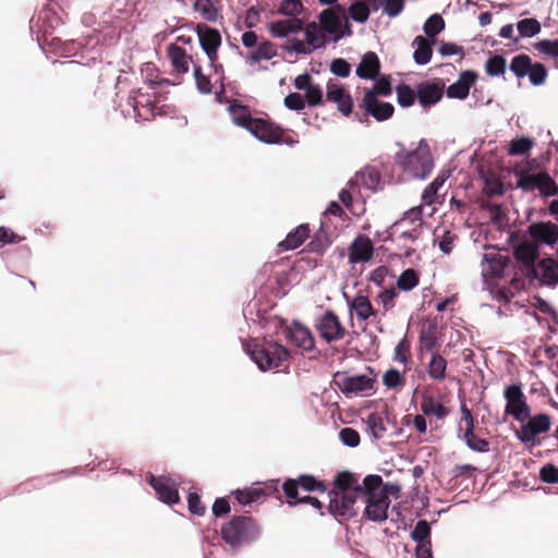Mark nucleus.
Listing matches in <instances>:
<instances>
[{"mask_svg":"<svg viewBox=\"0 0 558 558\" xmlns=\"http://www.w3.org/2000/svg\"><path fill=\"white\" fill-rule=\"evenodd\" d=\"M365 499L364 515L374 522L387 520L390 505L388 485L384 484L380 475L371 474L363 480V494Z\"/></svg>","mask_w":558,"mask_h":558,"instance_id":"f257e3e1","label":"nucleus"},{"mask_svg":"<svg viewBox=\"0 0 558 558\" xmlns=\"http://www.w3.org/2000/svg\"><path fill=\"white\" fill-rule=\"evenodd\" d=\"M396 165L410 178L425 179L434 167L429 146L421 141L413 150H400L395 155Z\"/></svg>","mask_w":558,"mask_h":558,"instance_id":"f03ea898","label":"nucleus"},{"mask_svg":"<svg viewBox=\"0 0 558 558\" xmlns=\"http://www.w3.org/2000/svg\"><path fill=\"white\" fill-rule=\"evenodd\" d=\"M247 354L257 364L259 369L269 371L278 368L289 357V351L277 341L252 340L245 345Z\"/></svg>","mask_w":558,"mask_h":558,"instance_id":"7ed1b4c3","label":"nucleus"},{"mask_svg":"<svg viewBox=\"0 0 558 558\" xmlns=\"http://www.w3.org/2000/svg\"><path fill=\"white\" fill-rule=\"evenodd\" d=\"M259 529L256 521L246 515L233 517L221 527L222 539L233 549L257 538Z\"/></svg>","mask_w":558,"mask_h":558,"instance_id":"20e7f679","label":"nucleus"},{"mask_svg":"<svg viewBox=\"0 0 558 558\" xmlns=\"http://www.w3.org/2000/svg\"><path fill=\"white\" fill-rule=\"evenodd\" d=\"M299 488L305 492L325 493L327 490L325 483L311 474H301L296 478H287L282 483V492L290 507L296 506V500L292 499L298 497Z\"/></svg>","mask_w":558,"mask_h":558,"instance_id":"39448f33","label":"nucleus"},{"mask_svg":"<svg viewBox=\"0 0 558 558\" xmlns=\"http://www.w3.org/2000/svg\"><path fill=\"white\" fill-rule=\"evenodd\" d=\"M328 511L338 519H351L356 515L355 502L362 494L353 492L329 490Z\"/></svg>","mask_w":558,"mask_h":558,"instance_id":"423d86ee","label":"nucleus"},{"mask_svg":"<svg viewBox=\"0 0 558 558\" xmlns=\"http://www.w3.org/2000/svg\"><path fill=\"white\" fill-rule=\"evenodd\" d=\"M504 397L507 401L505 413L513 416L517 421L524 422L530 417V407L526 397L522 391L521 384H512L505 388Z\"/></svg>","mask_w":558,"mask_h":558,"instance_id":"0eeeda50","label":"nucleus"},{"mask_svg":"<svg viewBox=\"0 0 558 558\" xmlns=\"http://www.w3.org/2000/svg\"><path fill=\"white\" fill-rule=\"evenodd\" d=\"M316 329L327 343L342 340L347 335V330L339 316L331 310L326 311L317 319Z\"/></svg>","mask_w":558,"mask_h":558,"instance_id":"6e6552de","label":"nucleus"},{"mask_svg":"<svg viewBox=\"0 0 558 558\" xmlns=\"http://www.w3.org/2000/svg\"><path fill=\"white\" fill-rule=\"evenodd\" d=\"M529 421L517 432V437L523 444L539 445L535 438L539 434L547 433L551 426V417L546 413H539L527 417Z\"/></svg>","mask_w":558,"mask_h":558,"instance_id":"1a4fd4ad","label":"nucleus"},{"mask_svg":"<svg viewBox=\"0 0 558 558\" xmlns=\"http://www.w3.org/2000/svg\"><path fill=\"white\" fill-rule=\"evenodd\" d=\"M248 131L252 135L266 144L289 143L283 138L284 131L279 125L266 119L255 118Z\"/></svg>","mask_w":558,"mask_h":558,"instance_id":"9d476101","label":"nucleus"},{"mask_svg":"<svg viewBox=\"0 0 558 558\" xmlns=\"http://www.w3.org/2000/svg\"><path fill=\"white\" fill-rule=\"evenodd\" d=\"M198 36L199 45L207 54L211 64L218 59V49L221 46V35L218 29L206 24L198 23L194 28Z\"/></svg>","mask_w":558,"mask_h":558,"instance_id":"9b49d317","label":"nucleus"},{"mask_svg":"<svg viewBox=\"0 0 558 558\" xmlns=\"http://www.w3.org/2000/svg\"><path fill=\"white\" fill-rule=\"evenodd\" d=\"M538 254V245L530 241H523L513 251L514 258L522 265L525 275L532 279L537 277L535 263Z\"/></svg>","mask_w":558,"mask_h":558,"instance_id":"f8f14e48","label":"nucleus"},{"mask_svg":"<svg viewBox=\"0 0 558 558\" xmlns=\"http://www.w3.org/2000/svg\"><path fill=\"white\" fill-rule=\"evenodd\" d=\"M326 99L337 105L338 110L345 117L352 113L353 99L350 93L331 80L327 83Z\"/></svg>","mask_w":558,"mask_h":558,"instance_id":"ddd939ff","label":"nucleus"},{"mask_svg":"<svg viewBox=\"0 0 558 558\" xmlns=\"http://www.w3.org/2000/svg\"><path fill=\"white\" fill-rule=\"evenodd\" d=\"M286 339L305 351H311L315 345L314 337L308 328L294 322L283 328Z\"/></svg>","mask_w":558,"mask_h":558,"instance_id":"4468645a","label":"nucleus"},{"mask_svg":"<svg viewBox=\"0 0 558 558\" xmlns=\"http://www.w3.org/2000/svg\"><path fill=\"white\" fill-rule=\"evenodd\" d=\"M375 384V379L366 376V375H356V376H341L338 386L340 390L345 395L351 393H365L369 395L373 390Z\"/></svg>","mask_w":558,"mask_h":558,"instance_id":"2eb2a0df","label":"nucleus"},{"mask_svg":"<svg viewBox=\"0 0 558 558\" xmlns=\"http://www.w3.org/2000/svg\"><path fill=\"white\" fill-rule=\"evenodd\" d=\"M374 255V245L371 239L366 235L360 234L349 246V263H368Z\"/></svg>","mask_w":558,"mask_h":558,"instance_id":"dca6fc26","label":"nucleus"},{"mask_svg":"<svg viewBox=\"0 0 558 558\" xmlns=\"http://www.w3.org/2000/svg\"><path fill=\"white\" fill-rule=\"evenodd\" d=\"M361 107L366 114L372 116L377 121L388 120L395 112V107L390 102L379 101L371 93H364Z\"/></svg>","mask_w":558,"mask_h":558,"instance_id":"f3484780","label":"nucleus"},{"mask_svg":"<svg viewBox=\"0 0 558 558\" xmlns=\"http://www.w3.org/2000/svg\"><path fill=\"white\" fill-rule=\"evenodd\" d=\"M527 233L537 243L554 245L558 242V226L551 221L534 222Z\"/></svg>","mask_w":558,"mask_h":558,"instance_id":"a211bd4d","label":"nucleus"},{"mask_svg":"<svg viewBox=\"0 0 558 558\" xmlns=\"http://www.w3.org/2000/svg\"><path fill=\"white\" fill-rule=\"evenodd\" d=\"M148 483L155 489L159 499L166 504L172 505L179 501V492L175 484L166 476L149 475Z\"/></svg>","mask_w":558,"mask_h":558,"instance_id":"6ab92c4d","label":"nucleus"},{"mask_svg":"<svg viewBox=\"0 0 558 558\" xmlns=\"http://www.w3.org/2000/svg\"><path fill=\"white\" fill-rule=\"evenodd\" d=\"M445 84L442 82H423L416 86L418 104L426 108L437 104L444 95Z\"/></svg>","mask_w":558,"mask_h":558,"instance_id":"aec40b11","label":"nucleus"},{"mask_svg":"<svg viewBox=\"0 0 558 558\" xmlns=\"http://www.w3.org/2000/svg\"><path fill=\"white\" fill-rule=\"evenodd\" d=\"M477 77L478 75L474 71L466 70L461 72L458 81L447 87V96L449 98L465 99Z\"/></svg>","mask_w":558,"mask_h":558,"instance_id":"412c9836","label":"nucleus"},{"mask_svg":"<svg viewBox=\"0 0 558 558\" xmlns=\"http://www.w3.org/2000/svg\"><path fill=\"white\" fill-rule=\"evenodd\" d=\"M303 21L301 19L278 20L267 24L269 34L275 38H283L290 34H296L303 31Z\"/></svg>","mask_w":558,"mask_h":558,"instance_id":"4be33fe9","label":"nucleus"},{"mask_svg":"<svg viewBox=\"0 0 558 558\" xmlns=\"http://www.w3.org/2000/svg\"><path fill=\"white\" fill-rule=\"evenodd\" d=\"M508 264V258L499 253H486L483 256L482 274L488 278H500Z\"/></svg>","mask_w":558,"mask_h":558,"instance_id":"5701e85b","label":"nucleus"},{"mask_svg":"<svg viewBox=\"0 0 558 558\" xmlns=\"http://www.w3.org/2000/svg\"><path fill=\"white\" fill-rule=\"evenodd\" d=\"M537 277L541 282L548 287L558 284V260L553 257L541 259L536 265Z\"/></svg>","mask_w":558,"mask_h":558,"instance_id":"b1692460","label":"nucleus"},{"mask_svg":"<svg viewBox=\"0 0 558 558\" xmlns=\"http://www.w3.org/2000/svg\"><path fill=\"white\" fill-rule=\"evenodd\" d=\"M331 490L363 494V483L360 484L359 475L355 473L341 471L336 474L333 480V488Z\"/></svg>","mask_w":558,"mask_h":558,"instance_id":"393cba45","label":"nucleus"},{"mask_svg":"<svg viewBox=\"0 0 558 558\" xmlns=\"http://www.w3.org/2000/svg\"><path fill=\"white\" fill-rule=\"evenodd\" d=\"M311 233L307 223L298 226L294 230L288 233L284 240L278 243V247L281 252L291 251L300 247Z\"/></svg>","mask_w":558,"mask_h":558,"instance_id":"a878e982","label":"nucleus"},{"mask_svg":"<svg viewBox=\"0 0 558 558\" xmlns=\"http://www.w3.org/2000/svg\"><path fill=\"white\" fill-rule=\"evenodd\" d=\"M380 71V61L373 51L366 52L356 69V75L364 80L375 78Z\"/></svg>","mask_w":558,"mask_h":558,"instance_id":"bb28decb","label":"nucleus"},{"mask_svg":"<svg viewBox=\"0 0 558 558\" xmlns=\"http://www.w3.org/2000/svg\"><path fill=\"white\" fill-rule=\"evenodd\" d=\"M167 54L173 70L178 74L189 72L191 57L186 53L185 49L175 44H170L167 48Z\"/></svg>","mask_w":558,"mask_h":558,"instance_id":"cd10ccee","label":"nucleus"},{"mask_svg":"<svg viewBox=\"0 0 558 558\" xmlns=\"http://www.w3.org/2000/svg\"><path fill=\"white\" fill-rule=\"evenodd\" d=\"M351 310H354L359 320L366 322L371 317L377 315L376 310L373 307L369 299L366 295L357 293L349 303Z\"/></svg>","mask_w":558,"mask_h":558,"instance_id":"c85d7f7f","label":"nucleus"},{"mask_svg":"<svg viewBox=\"0 0 558 558\" xmlns=\"http://www.w3.org/2000/svg\"><path fill=\"white\" fill-rule=\"evenodd\" d=\"M193 9L207 22L215 23L222 19L221 8L214 0H194Z\"/></svg>","mask_w":558,"mask_h":558,"instance_id":"c756f323","label":"nucleus"},{"mask_svg":"<svg viewBox=\"0 0 558 558\" xmlns=\"http://www.w3.org/2000/svg\"><path fill=\"white\" fill-rule=\"evenodd\" d=\"M229 111L236 125L244 128L247 131L250 130L255 118H252L251 110L247 106L233 102L229 106Z\"/></svg>","mask_w":558,"mask_h":558,"instance_id":"7c9ffc66","label":"nucleus"},{"mask_svg":"<svg viewBox=\"0 0 558 558\" xmlns=\"http://www.w3.org/2000/svg\"><path fill=\"white\" fill-rule=\"evenodd\" d=\"M447 366V360L442 357L437 351L432 353V357L427 364L426 371L432 379L441 381L446 378Z\"/></svg>","mask_w":558,"mask_h":558,"instance_id":"2f4dec72","label":"nucleus"},{"mask_svg":"<svg viewBox=\"0 0 558 558\" xmlns=\"http://www.w3.org/2000/svg\"><path fill=\"white\" fill-rule=\"evenodd\" d=\"M421 410L424 413V415H434L439 420H444L450 413V410L447 407L436 401L435 398L432 396L423 398L421 402Z\"/></svg>","mask_w":558,"mask_h":558,"instance_id":"473e14b6","label":"nucleus"},{"mask_svg":"<svg viewBox=\"0 0 558 558\" xmlns=\"http://www.w3.org/2000/svg\"><path fill=\"white\" fill-rule=\"evenodd\" d=\"M319 22L324 32L333 35L339 33L342 25L341 17L332 9L322 11Z\"/></svg>","mask_w":558,"mask_h":558,"instance_id":"72a5a7b5","label":"nucleus"},{"mask_svg":"<svg viewBox=\"0 0 558 558\" xmlns=\"http://www.w3.org/2000/svg\"><path fill=\"white\" fill-rule=\"evenodd\" d=\"M420 283V272L414 268L403 270L396 281V290L409 292Z\"/></svg>","mask_w":558,"mask_h":558,"instance_id":"f704fd0d","label":"nucleus"},{"mask_svg":"<svg viewBox=\"0 0 558 558\" xmlns=\"http://www.w3.org/2000/svg\"><path fill=\"white\" fill-rule=\"evenodd\" d=\"M420 345L421 349L437 352L439 343L437 336V326L435 324H429L427 327L423 328L420 333Z\"/></svg>","mask_w":558,"mask_h":558,"instance_id":"c9c22d12","label":"nucleus"},{"mask_svg":"<svg viewBox=\"0 0 558 558\" xmlns=\"http://www.w3.org/2000/svg\"><path fill=\"white\" fill-rule=\"evenodd\" d=\"M413 44L416 45L413 53L414 61L422 65L428 63L433 54L432 45L428 39L423 36H416Z\"/></svg>","mask_w":558,"mask_h":558,"instance_id":"e433bc0d","label":"nucleus"},{"mask_svg":"<svg viewBox=\"0 0 558 558\" xmlns=\"http://www.w3.org/2000/svg\"><path fill=\"white\" fill-rule=\"evenodd\" d=\"M446 181V178L444 175H438L434 179L432 183H429L422 194V201L425 205H433L436 203H441L439 201L440 195L438 193L439 189L442 187L444 183Z\"/></svg>","mask_w":558,"mask_h":558,"instance_id":"4c0bfd02","label":"nucleus"},{"mask_svg":"<svg viewBox=\"0 0 558 558\" xmlns=\"http://www.w3.org/2000/svg\"><path fill=\"white\" fill-rule=\"evenodd\" d=\"M365 423L373 438L381 439L385 436L387 427L385 424V420L380 413H371L365 420Z\"/></svg>","mask_w":558,"mask_h":558,"instance_id":"58836bf2","label":"nucleus"},{"mask_svg":"<svg viewBox=\"0 0 558 558\" xmlns=\"http://www.w3.org/2000/svg\"><path fill=\"white\" fill-rule=\"evenodd\" d=\"M304 34L306 44L311 46L313 50L326 45V37L319 29L316 22L308 23L304 29Z\"/></svg>","mask_w":558,"mask_h":558,"instance_id":"ea45409f","label":"nucleus"},{"mask_svg":"<svg viewBox=\"0 0 558 558\" xmlns=\"http://www.w3.org/2000/svg\"><path fill=\"white\" fill-rule=\"evenodd\" d=\"M276 53L274 44L264 39L257 44V49L251 52L247 59L251 62H259L260 60H270Z\"/></svg>","mask_w":558,"mask_h":558,"instance_id":"a19ab883","label":"nucleus"},{"mask_svg":"<svg viewBox=\"0 0 558 558\" xmlns=\"http://www.w3.org/2000/svg\"><path fill=\"white\" fill-rule=\"evenodd\" d=\"M130 104L134 109L135 116L145 121L153 119L156 116V110L158 109L156 105L149 99H147L144 104L136 98H132Z\"/></svg>","mask_w":558,"mask_h":558,"instance_id":"79ce46f5","label":"nucleus"},{"mask_svg":"<svg viewBox=\"0 0 558 558\" xmlns=\"http://www.w3.org/2000/svg\"><path fill=\"white\" fill-rule=\"evenodd\" d=\"M532 63L533 62H532V59L530 58V56L524 54V53L518 54V56L513 57L511 60L510 71L518 78H522L525 75H527V73L530 72Z\"/></svg>","mask_w":558,"mask_h":558,"instance_id":"37998d69","label":"nucleus"},{"mask_svg":"<svg viewBox=\"0 0 558 558\" xmlns=\"http://www.w3.org/2000/svg\"><path fill=\"white\" fill-rule=\"evenodd\" d=\"M536 189L545 196H555L558 194V185L547 172L537 173Z\"/></svg>","mask_w":558,"mask_h":558,"instance_id":"c03bdc74","label":"nucleus"},{"mask_svg":"<svg viewBox=\"0 0 558 558\" xmlns=\"http://www.w3.org/2000/svg\"><path fill=\"white\" fill-rule=\"evenodd\" d=\"M534 146V141L529 137H517L510 142L508 154L510 156H523L527 155L532 147Z\"/></svg>","mask_w":558,"mask_h":558,"instance_id":"a18cd8bd","label":"nucleus"},{"mask_svg":"<svg viewBox=\"0 0 558 558\" xmlns=\"http://www.w3.org/2000/svg\"><path fill=\"white\" fill-rule=\"evenodd\" d=\"M396 93H397V101L403 108L411 107L412 105H414L415 100L417 99L416 89L411 88L407 84H399L396 87Z\"/></svg>","mask_w":558,"mask_h":558,"instance_id":"49530a36","label":"nucleus"},{"mask_svg":"<svg viewBox=\"0 0 558 558\" xmlns=\"http://www.w3.org/2000/svg\"><path fill=\"white\" fill-rule=\"evenodd\" d=\"M430 526L426 520H418L411 532V537L416 544H429L430 541Z\"/></svg>","mask_w":558,"mask_h":558,"instance_id":"de8ad7c7","label":"nucleus"},{"mask_svg":"<svg viewBox=\"0 0 558 558\" xmlns=\"http://www.w3.org/2000/svg\"><path fill=\"white\" fill-rule=\"evenodd\" d=\"M517 28L521 37H533L541 32L542 25L536 19L529 17L520 20Z\"/></svg>","mask_w":558,"mask_h":558,"instance_id":"09e8293b","label":"nucleus"},{"mask_svg":"<svg viewBox=\"0 0 558 558\" xmlns=\"http://www.w3.org/2000/svg\"><path fill=\"white\" fill-rule=\"evenodd\" d=\"M303 9L301 0H283L277 12L281 15L289 16V19H299L298 16L303 12Z\"/></svg>","mask_w":558,"mask_h":558,"instance_id":"8fccbe9b","label":"nucleus"},{"mask_svg":"<svg viewBox=\"0 0 558 558\" xmlns=\"http://www.w3.org/2000/svg\"><path fill=\"white\" fill-rule=\"evenodd\" d=\"M359 179L366 189L375 190L380 182V173L373 167H366L360 172Z\"/></svg>","mask_w":558,"mask_h":558,"instance_id":"3c124183","label":"nucleus"},{"mask_svg":"<svg viewBox=\"0 0 558 558\" xmlns=\"http://www.w3.org/2000/svg\"><path fill=\"white\" fill-rule=\"evenodd\" d=\"M485 71L489 76H499L506 72V59L495 54L485 62Z\"/></svg>","mask_w":558,"mask_h":558,"instance_id":"603ef678","label":"nucleus"},{"mask_svg":"<svg viewBox=\"0 0 558 558\" xmlns=\"http://www.w3.org/2000/svg\"><path fill=\"white\" fill-rule=\"evenodd\" d=\"M393 360L405 365L411 361V342L407 337L402 338L396 345Z\"/></svg>","mask_w":558,"mask_h":558,"instance_id":"864d4df0","label":"nucleus"},{"mask_svg":"<svg viewBox=\"0 0 558 558\" xmlns=\"http://www.w3.org/2000/svg\"><path fill=\"white\" fill-rule=\"evenodd\" d=\"M409 222L413 227L422 229L423 223V207L421 205L414 206L404 213L401 220L397 222V226Z\"/></svg>","mask_w":558,"mask_h":558,"instance_id":"5fc2aeb1","label":"nucleus"},{"mask_svg":"<svg viewBox=\"0 0 558 558\" xmlns=\"http://www.w3.org/2000/svg\"><path fill=\"white\" fill-rule=\"evenodd\" d=\"M383 384L388 389H398L405 385V378L398 369L390 368L384 374Z\"/></svg>","mask_w":558,"mask_h":558,"instance_id":"6e6d98bb","label":"nucleus"},{"mask_svg":"<svg viewBox=\"0 0 558 558\" xmlns=\"http://www.w3.org/2000/svg\"><path fill=\"white\" fill-rule=\"evenodd\" d=\"M445 28V21L439 14H433L424 23L423 29L426 36L435 37Z\"/></svg>","mask_w":558,"mask_h":558,"instance_id":"4d7b16f0","label":"nucleus"},{"mask_svg":"<svg viewBox=\"0 0 558 558\" xmlns=\"http://www.w3.org/2000/svg\"><path fill=\"white\" fill-rule=\"evenodd\" d=\"M348 13L355 22L365 23L369 17V8L365 2H354Z\"/></svg>","mask_w":558,"mask_h":558,"instance_id":"13d9d810","label":"nucleus"},{"mask_svg":"<svg viewBox=\"0 0 558 558\" xmlns=\"http://www.w3.org/2000/svg\"><path fill=\"white\" fill-rule=\"evenodd\" d=\"M529 80L532 85L538 86L545 83L548 72L544 64L542 63H532L531 70L527 73Z\"/></svg>","mask_w":558,"mask_h":558,"instance_id":"bf43d9fd","label":"nucleus"},{"mask_svg":"<svg viewBox=\"0 0 558 558\" xmlns=\"http://www.w3.org/2000/svg\"><path fill=\"white\" fill-rule=\"evenodd\" d=\"M235 499L241 505H248L254 501L262 499V493L255 487H247L242 490L234 492Z\"/></svg>","mask_w":558,"mask_h":558,"instance_id":"052dcab7","label":"nucleus"},{"mask_svg":"<svg viewBox=\"0 0 558 558\" xmlns=\"http://www.w3.org/2000/svg\"><path fill=\"white\" fill-rule=\"evenodd\" d=\"M365 93H371L375 98L378 96L387 97L391 95L392 87L389 77H381L375 82L373 88H366Z\"/></svg>","mask_w":558,"mask_h":558,"instance_id":"680f3d73","label":"nucleus"},{"mask_svg":"<svg viewBox=\"0 0 558 558\" xmlns=\"http://www.w3.org/2000/svg\"><path fill=\"white\" fill-rule=\"evenodd\" d=\"M399 293L395 288L384 289L378 293L377 299L381 304L384 312L391 311L396 306V299Z\"/></svg>","mask_w":558,"mask_h":558,"instance_id":"e2e57ef3","label":"nucleus"},{"mask_svg":"<svg viewBox=\"0 0 558 558\" xmlns=\"http://www.w3.org/2000/svg\"><path fill=\"white\" fill-rule=\"evenodd\" d=\"M323 89L318 84L313 83L306 90L304 95L305 104L311 107L319 106L323 104Z\"/></svg>","mask_w":558,"mask_h":558,"instance_id":"0e129e2a","label":"nucleus"},{"mask_svg":"<svg viewBox=\"0 0 558 558\" xmlns=\"http://www.w3.org/2000/svg\"><path fill=\"white\" fill-rule=\"evenodd\" d=\"M194 77L196 82V87L202 94H210L213 90V85L210 78L205 75L199 65H194Z\"/></svg>","mask_w":558,"mask_h":558,"instance_id":"69168bd1","label":"nucleus"},{"mask_svg":"<svg viewBox=\"0 0 558 558\" xmlns=\"http://www.w3.org/2000/svg\"><path fill=\"white\" fill-rule=\"evenodd\" d=\"M462 439L465 441L466 446L473 451L477 452H487L489 451V442L472 433V436L463 435Z\"/></svg>","mask_w":558,"mask_h":558,"instance_id":"338daca9","label":"nucleus"},{"mask_svg":"<svg viewBox=\"0 0 558 558\" xmlns=\"http://www.w3.org/2000/svg\"><path fill=\"white\" fill-rule=\"evenodd\" d=\"M534 47L541 53L558 58V40L544 39L536 43Z\"/></svg>","mask_w":558,"mask_h":558,"instance_id":"774afa93","label":"nucleus"}]
</instances>
